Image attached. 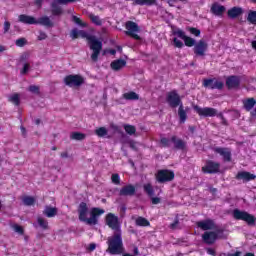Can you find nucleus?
Listing matches in <instances>:
<instances>
[{"instance_id": "4c0bfd02", "label": "nucleus", "mask_w": 256, "mask_h": 256, "mask_svg": "<svg viewBox=\"0 0 256 256\" xmlns=\"http://www.w3.org/2000/svg\"><path fill=\"white\" fill-rule=\"evenodd\" d=\"M143 189L149 197H153V195H155V190H153V186L151 184H144Z\"/></svg>"}, {"instance_id": "39448f33", "label": "nucleus", "mask_w": 256, "mask_h": 256, "mask_svg": "<svg viewBox=\"0 0 256 256\" xmlns=\"http://www.w3.org/2000/svg\"><path fill=\"white\" fill-rule=\"evenodd\" d=\"M166 101L172 109H177L181 107L183 102L181 101V96L177 93V90L170 91L166 94Z\"/></svg>"}, {"instance_id": "a19ab883", "label": "nucleus", "mask_w": 256, "mask_h": 256, "mask_svg": "<svg viewBox=\"0 0 256 256\" xmlns=\"http://www.w3.org/2000/svg\"><path fill=\"white\" fill-rule=\"evenodd\" d=\"M38 225L43 229H49V222L42 217L37 219Z\"/></svg>"}, {"instance_id": "423d86ee", "label": "nucleus", "mask_w": 256, "mask_h": 256, "mask_svg": "<svg viewBox=\"0 0 256 256\" xmlns=\"http://www.w3.org/2000/svg\"><path fill=\"white\" fill-rule=\"evenodd\" d=\"M106 225L109 226L114 233H121V224L119 223V217L113 213L106 215Z\"/></svg>"}, {"instance_id": "5701e85b", "label": "nucleus", "mask_w": 256, "mask_h": 256, "mask_svg": "<svg viewBox=\"0 0 256 256\" xmlns=\"http://www.w3.org/2000/svg\"><path fill=\"white\" fill-rule=\"evenodd\" d=\"M171 141L174 144V148L178 149L179 151H184V149L187 147V143L181 140V138H177V136H172Z\"/></svg>"}, {"instance_id": "f704fd0d", "label": "nucleus", "mask_w": 256, "mask_h": 256, "mask_svg": "<svg viewBox=\"0 0 256 256\" xmlns=\"http://www.w3.org/2000/svg\"><path fill=\"white\" fill-rule=\"evenodd\" d=\"M135 5H148L151 7V5H157V0H135Z\"/></svg>"}, {"instance_id": "58836bf2", "label": "nucleus", "mask_w": 256, "mask_h": 256, "mask_svg": "<svg viewBox=\"0 0 256 256\" xmlns=\"http://www.w3.org/2000/svg\"><path fill=\"white\" fill-rule=\"evenodd\" d=\"M24 205L31 207V205H35V198L31 197V196H25L22 199Z\"/></svg>"}, {"instance_id": "6ab92c4d", "label": "nucleus", "mask_w": 256, "mask_h": 256, "mask_svg": "<svg viewBox=\"0 0 256 256\" xmlns=\"http://www.w3.org/2000/svg\"><path fill=\"white\" fill-rule=\"evenodd\" d=\"M236 179H238L239 181H243L244 183H247L249 181H253L256 179L255 174H251L250 172H238V174L236 175Z\"/></svg>"}, {"instance_id": "dca6fc26", "label": "nucleus", "mask_w": 256, "mask_h": 256, "mask_svg": "<svg viewBox=\"0 0 256 256\" xmlns=\"http://www.w3.org/2000/svg\"><path fill=\"white\" fill-rule=\"evenodd\" d=\"M239 85H241V78L239 76L232 75L226 79V87L228 89H237Z\"/></svg>"}, {"instance_id": "69168bd1", "label": "nucleus", "mask_w": 256, "mask_h": 256, "mask_svg": "<svg viewBox=\"0 0 256 256\" xmlns=\"http://www.w3.org/2000/svg\"><path fill=\"white\" fill-rule=\"evenodd\" d=\"M110 127H111V129L113 130V131H116V133H119V126H117V125H115V124H111L110 125Z\"/></svg>"}, {"instance_id": "bf43d9fd", "label": "nucleus", "mask_w": 256, "mask_h": 256, "mask_svg": "<svg viewBox=\"0 0 256 256\" xmlns=\"http://www.w3.org/2000/svg\"><path fill=\"white\" fill-rule=\"evenodd\" d=\"M29 57H31V55L29 54V52H25L20 56V61H27L29 59Z\"/></svg>"}, {"instance_id": "4d7b16f0", "label": "nucleus", "mask_w": 256, "mask_h": 256, "mask_svg": "<svg viewBox=\"0 0 256 256\" xmlns=\"http://www.w3.org/2000/svg\"><path fill=\"white\" fill-rule=\"evenodd\" d=\"M174 46L177 47L178 49H181L183 47V42L177 38H174L173 40Z\"/></svg>"}, {"instance_id": "a878e982", "label": "nucleus", "mask_w": 256, "mask_h": 256, "mask_svg": "<svg viewBox=\"0 0 256 256\" xmlns=\"http://www.w3.org/2000/svg\"><path fill=\"white\" fill-rule=\"evenodd\" d=\"M125 65H127V61L123 59H118V60L112 61L110 64V67L111 69H113V71H121V69H123Z\"/></svg>"}, {"instance_id": "5fc2aeb1", "label": "nucleus", "mask_w": 256, "mask_h": 256, "mask_svg": "<svg viewBox=\"0 0 256 256\" xmlns=\"http://www.w3.org/2000/svg\"><path fill=\"white\" fill-rule=\"evenodd\" d=\"M59 5H69V3H77V1L81 0H57Z\"/></svg>"}, {"instance_id": "0eeeda50", "label": "nucleus", "mask_w": 256, "mask_h": 256, "mask_svg": "<svg viewBox=\"0 0 256 256\" xmlns=\"http://www.w3.org/2000/svg\"><path fill=\"white\" fill-rule=\"evenodd\" d=\"M126 29L125 35H128L129 37H132L133 39H136V41H140L141 37L137 34L139 33V25L133 21L126 22Z\"/></svg>"}, {"instance_id": "603ef678", "label": "nucleus", "mask_w": 256, "mask_h": 256, "mask_svg": "<svg viewBox=\"0 0 256 256\" xmlns=\"http://www.w3.org/2000/svg\"><path fill=\"white\" fill-rule=\"evenodd\" d=\"M70 37L72 39H78L79 38V30L77 28H74L70 32Z\"/></svg>"}, {"instance_id": "37998d69", "label": "nucleus", "mask_w": 256, "mask_h": 256, "mask_svg": "<svg viewBox=\"0 0 256 256\" xmlns=\"http://www.w3.org/2000/svg\"><path fill=\"white\" fill-rule=\"evenodd\" d=\"M186 47H194L195 44V39L191 38V37H188L186 36L184 39H183Z\"/></svg>"}, {"instance_id": "052dcab7", "label": "nucleus", "mask_w": 256, "mask_h": 256, "mask_svg": "<svg viewBox=\"0 0 256 256\" xmlns=\"http://www.w3.org/2000/svg\"><path fill=\"white\" fill-rule=\"evenodd\" d=\"M170 229H173V230L179 229V220L178 219H176L174 221V223L170 224Z\"/></svg>"}, {"instance_id": "7ed1b4c3", "label": "nucleus", "mask_w": 256, "mask_h": 256, "mask_svg": "<svg viewBox=\"0 0 256 256\" xmlns=\"http://www.w3.org/2000/svg\"><path fill=\"white\" fill-rule=\"evenodd\" d=\"M107 245L106 251L110 255H122V253H125L122 232H114L112 236L108 237Z\"/></svg>"}, {"instance_id": "412c9836", "label": "nucleus", "mask_w": 256, "mask_h": 256, "mask_svg": "<svg viewBox=\"0 0 256 256\" xmlns=\"http://www.w3.org/2000/svg\"><path fill=\"white\" fill-rule=\"evenodd\" d=\"M243 13V8L235 6L228 10L227 15L230 19H237V17H241Z\"/></svg>"}, {"instance_id": "3c124183", "label": "nucleus", "mask_w": 256, "mask_h": 256, "mask_svg": "<svg viewBox=\"0 0 256 256\" xmlns=\"http://www.w3.org/2000/svg\"><path fill=\"white\" fill-rule=\"evenodd\" d=\"M12 229H14L15 233H19V235H23V233H24L23 227H21L18 224H14L12 226Z\"/></svg>"}, {"instance_id": "aec40b11", "label": "nucleus", "mask_w": 256, "mask_h": 256, "mask_svg": "<svg viewBox=\"0 0 256 256\" xmlns=\"http://www.w3.org/2000/svg\"><path fill=\"white\" fill-rule=\"evenodd\" d=\"M18 21L24 23L25 25H37V19L33 16L26 14H21L18 16Z\"/></svg>"}, {"instance_id": "b1692460", "label": "nucleus", "mask_w": 256, "mask_h": 256, "mask_svg": "<svg viewBox=\"0 0 256 256\" xmlns=\"http://www.w3.org/2000/svg\"><path fill=\"white\" fill-rule=\"evenodd\" d=\"M51 13H52V15H54V17H59L63 13V8L61 6H59L58 0H54L51 3Z\"/></svg>"}, {"instance_id": "4be33fe9", "label": "nucleus", "mask_w": 256, "mask_h": 256, "mask_svg": "<svg viewBox=\"0 0 256 256\" xmlns=\"http://www.w3.org/2000/svg\"><path fill=\"white\" fill-rule=\"evenodd\" d=\"M210 11H211V13H213V15H216V17H221V15H223V13H225V11H227V8H225V6L220 5L218 3H214L211 6Z\"/></svg>"}, {"instance_id": "8fccbe9b", "label": "nucleus", "mask_w": 256, "mask_h": 256, "mask_svg": "<svg viewBox=\"0 0 256 256\" xmlns=\"http://www.w3.org/2000/svg\"><path fill=\"white\" fill-rule=\"evenodd\" d=\"M28 91H30V93H34L35 95H39V86L30 85L28 87Z\"/></svg>"}, {"instance_id": "ea45409f", "label": "nucleus", "mask_w": 256, "mask_h": 256, "mask_svg": "<svg viewBox=\"0 0 256 256\" xmlns=\"http://www.w3.org/2000/svg\"><path fill=\"white\" fill-rule=\"evenodd\" d=\"M247 21L252 25H256V11H250L248 13Z\"/></svg>"}, {"instance_id": "6e6d98bb", "label": "nucleus", "mask_w": 256, "mask_h": 256, "mask_svg": "<svg viewBox=\"0 0 256 256\" xmlns=\"http://www.w3.org/2000/svg\"><path fill=\"white\" fill-rule=\"evenodd\" d=\"M174 35H177L178 37H180V39H185L187 36L185 35V32H183L182 30H177L174 32Z\"/></svg>"}, {"instance_id": "f257e3e1", "label": "nucleus", "mask_w": 256, "mask_h": 256, "mask_svg": "<svg viewBox=\"0 0 256 256\" xmlns=\"http://www.w3.org/2000/svg\"><path fill=\"white\" fill-rule=\"evenodd\" d=\"M104 213V209L92 208L90 211V217L88 218L87 215H89V207L87 206V203L81 202L78 207L79 221H82V223H85L86 225H97V223H99L98 218Z\"/></svg>"}, {"instance_id": "2f4dec72", "label": "nucleus", "mask_w": 256, "mask_h": 256, "mask_svg": "<svg viewBox=\"0 0 256 256\" xmlns=\"http://www.w3.org/2000/svg\"><path fill=\"white\" fill-rule=\"evenodd\" d=\"M124 99H126L127 101H138L139 99V94L131 91L128 93H124L123 94Z\"/></svg>"}, {"instance_id": "7c9ffc66", "label": "nucleus", "mask_w": 256, "mask_h": 256, "mask_svg": "<svg viewBox=\"0 0 256 256\" xmlns=\"http://www.w3.org/2000/svg\"><path fill=\"white\" fill-rule=\"evenodd\" d=\"M123 128L127 135L133 136L137 133V128L131 124H124Z\"/></svg>"}, {"instance_id": "13d9d810", "label": "nucleus", "mask_w": 256, "mask_h": 256, "mask_svg": "<svg viewBox=\"0 0 256 256\" xmlns=\"http://www.w3.org/2000/svg\"><path fill=\"white\" fill-rule=\"evenodd\" d=\"M47 39V33L40 31L38 35V41H45Z\"/></svg>"}, {"instance_id": "864d4df0", "label": "nucleus", "mask_w": 256, "mask_h": 256, "mask_svg": "<svg viewBox=\"0 0 256 256\" xmlns=\"http://www.w3.org/2000/svg\"><path fill=\"white\" fill-rule=\"evenodd\" d=\"M30 65L29 63H25L22 70L20 71L21 75H27V73H29V69H30Z\"/></svg>"}, {"instance_id": "c85d7f7f", "label": "nucleus", "mask_w": 256, "mask_h": 256, "mask_svg": "<svg viewBox=\"0 0 256 256\" xmlns=\"http://www.w3.org/2000/svg\"><path fill=\"white\" fill-rule=\"evenodd\" d=\"M89 19L94 25H97L98 27H101L103 25V20L101 18L93 13L88 14Z\"/></svg>"}, {"instance_id": "f3484780", "label": "nucleus", "mask_w": 256, "mask_h": 256, "mask_svg": "<svg viewBox=\"0 0 256 256\" xmlns=\"http://www.w3.org/2000/svg\"><path fill=\"white\" fill-rule=\"evenodd\" d=\"M202 240L206 245H213L217 241V232L206 231L202 235Z\"/></svg>"}, {"instance_id": "c756f323", "label": "nucleus", "mask_w": 256, "mask_h": 256, "mask_svg": "<svg viewBox=\"0 0 256 256\" xmlns=\"http://www.w3.org/2000/svg\"><path fill=\"white\" fill-rule=\"evenodd\" d=\"M178 115L180 123H185V121H187V111H185V108H183V104L179 106Z\"/></svg>"}, {"instance_id": "0e129e2a", "label": "nucleus", "mask_w": 256, "mask_h": 256, "mask_svg": "<svg viewBox=\"0 0 256 256\" xmlns=\"http://www.w3.org/2000/svg\"><path fill=\"white\" fill-rule=\"evenodd\" d=\"M206 251H207L208 255H212V256L217 255V253L215 252V249H213V248H207Z\"/></svg>"}, {"instance_id": "f8f14e48", "label": "nucleus", "mask_w": 256, "mask_h": 256, "mask_svg": "<svg viewBox=\"0 0 256 256\" xmlns=\"http://www.w3.org/2000/svg\"><path fill=\"white\" fill-rule=\"evenodd\" d=\"M194 111L200 116V117H215L217 115V109L211 108V107H205L201 108L197 105L193 106Z\"/></svg>"}, {"instance_id": "338daca9", "label": "nucleus", "mask_w": 256, "mask_h": 256, "mask_svg": "<svg viewBox=\"0 0 256 256\" xmlns=\"http://www.w3.org/2000/svg\"><path fill=\"white\" fill-rule=\"evenodd\" d=\"M35 5L41 9V7H43V0H35Z\"/></svg>"}, {"instance_id": "1a4fd4ad", "label": "nucleus", "mask_w": 256, "mask_h": 256, "mask_svg": "<svg viewBox=\"0 0 256 256\" xmlns=\"http://www.w3.org/2000/svg\"><path fill=\"white\" fill-rule=\"evenodd\" d=\"M175 179V173L170 170H159L156 174V181L158 183H168Z\"/></svg>"}, {"instance_id": "c9c22d12", "label": "nucleus", "mask_w": 256, "mask_h": 256, "mask_svg": "<svg viewBox=\"0 0 256 256\" xmlns=\"http://www.w3.org/2000/svg\"><path fill=\"white\" fill-rule=\"evenodd\" d=\"M135 223L138 227H149L150 225L149 220L143 217H138Z\"/></svg>"}, {"instance_id": "20e7f679", "label": "nucleus", "mask_w": 256, "mask_h": 256, "mask_svg": "<svg viewBox=\"0 0 256 256\" xmlns=\"http://www.w3.org/2000/svg\"><path fill=\"white\" fill-rule=\"evenodd\" d=\"M232 217L236 219V221H245V223H247V225L250 227H255L256 218L247 211L234 209L232 211Z\"/></svg>"}, {"instance_id": "393cba45", "label": "nucleus", "mask_w": 256, "mask_h": 256, "mask_svg": "<svg viewBox=\"0 0 256 256\" xmlns=\"http://www.w3.org/2000/svg\"><path fill=\"white\" fill-rule=\"evenodd\" d=\"M57 213H59L57 207L45 206L43 210V215H45V217H48L49 219L55 217Z\"/></svg>"}, {"instance_id": "c03bdc74", "label": "nucleus", "mask_w": 256, "mask_h": 256, "mask_svg": "<svg viewBox=\"0 0 256 256\" xmlns=\"http://www.w3.org/2000/svg\"><path fill=\"white\" fill-rule=\"evenodd\" d=\"M171 139H168V138H165V137H162L160 139V145L161 147H171Z\"/></svg>"}, {"instance_id": "774afa93", "label": "nucleus", "mask_w": 256, "mask_h": 256, "mask_svg": "<svg viewBox=\"0 0 256 256\" xmlns=\"http://www.w3.org/2000/svg\"><path fill=\"white\" fill-rule=\"evenodd\" d=\"M20 130H21V133H22L23 137H27V129H25L24 126H21Z\"/></svg>"}, {"instance_id": "473e14b6", "label": "nucleus", "mask_w": 256, "mask_h": 256, "mask_svg": "<svg viewBox=\"0 0 256 256\" xmlns=\"http://www.w3.org/2000/svg\"><path fill=\"white\" fill-rule=\"evenodd\" d=\"M87 137V135L81 133V132H72L70 135V139L74 141H84V139Z\"/></svg>"}, {"instance_id": "49530a36", "label": "nucleus", "mask_w": 256, "mask_h": 256, "mask_svg": "<svg viewBox=\"0 0 256 256\" xmlns=\"http://www.w3.org/2000/svg\"><path fill=\"white\" fill-rule=\"evenodd\" d=\"M72 21L76 23V25H79L80 27H87V24L83 23V21H81V18L77 16H72Z\"/></svg>"}, {"instance_id": "de8ad7c7", "label": "nucleus", "mask_w": 256, "mask_h": 256, "mask_svg": "<svg viewBox=\"0 0 256 256\" xmlns=\"http://www.w3.org/2000/svg\"><path fill=\"white\" fill-rule=\"evenodd\" d=\"M15 45L17 47H25V45H27V39L19 38V39L16 40Z\"/></svg>"}, {"instance_id": "6e6552de", "label": "nucleus", "mask_w": 256, "mask_h": 256, "mask_svg": "<svg viewBox=\"0 0 256 256\" xmlns=\"http://www.w3.org/2000/svg\"><path fill=\"white\" fill-rule=\"evenodd\" d=\"M64 83L67 87H81L85 83V79L81 75H68L64 78Z\"/></svg>"}, {"instance_id": "cd10ccee", "label": "nucleus", "mask_w": 256, "mask_h": 256, "mask_svg": "<svg viewBox=\"0 0 256 256\" xmlns=\"http://www.w3.org/2000/svg\"><path fill=\"white\" fill-rule=\"evenodd\" d=\"M243 105H244V109H246L247 111H251V109H253V107H255L256 105L255 98H248L244 100Z\"/></svg>"}, {"instance_id": "9d476101", "label": "nucleus", "mask_w": 256, "mask_h": 256, "mask_svg": "<svg viewBox=\"0 0 256 256\" xmlns=\"http://www.w3.org/2000/svg\"><path fill=\"white\" fill-rule=\"evenodd\" d=\"M202 85L206 89H218L221 91L225 84L223 81H219L217 78H208L203 80Z\"/></svg>"}, {"instance_id": "bb28decb", "label": "nucleus", "mask_w": 256, "mask_h": 256, "mask_svg": "<svg viewBox=\"0 0 256 256\" xmlns=\"http://www.w3.org/2000/svg\"><path fill=\"white\" fill-rule=\"evenodd\" d=\"M36 25H42L43 27H53L54 24L49 16H43L36 20Z\"/></svg>"}, {"instance_id": "09e8293b", "label": "nucleus", "mask_w": 256, "mask_h": 256, "mask_svg": "<svg viewBox=\"0 0 256 256\" xmlns=\"http://www.w3.org/2000/svg\"><path fill=\"white\" fill-rule=\"evenodd\" d=\"M111 180L114 185H119L121 183V178L119 177V174H112Z\"/></svg>"}, {"instance_id": "a211bd4d", "label": "nucleus", "mask_w": 256, "mask_h": 256, "mask_svg": "<svg viewBox=\"0 0 256 256\" xmlns=\"http://www.w3.org/2000/svg\"><path fill=\"white\" fill-rule=\"evenodd\" d=\"M135 191V186L128 184L120 189L119 195L120 197H133V195H135Z\"/></svg>"}, {"instance_id": "f03ea898", "label": "nucleus", "mask_w": 256, "mask_h": 256, "mask_svg": "<svg viewBox=\"0 0 256 256\" xmlns=\"http://www.w3.org/2000/svg\"><path fill=\"white\" fill-rule=\"evenodd\" d=\"M79 37L87 39L90 50L92 51L91 59L94 63H97V61H99V55H101V51L103 50V42L83 30H79Z\"/></svg>"}, {"instance_id": "4468645a", "label": "nucleus", "mask_w": 256, "mask_h": 256, "mask_svg": "<svg viewBox=\"0 0 256 256\" xmlns=\"http://www.w3.org/2000/svg\"><path fill=\"white\" fill-rule=\"evenodd\" d=\"M214 152L218 153V155H221L223 157V160L227 163L231 162V149L229 148H223V147H216L214 148Z\"/></svg>"}, {"instance_id": "2eb2a0df", "label": "nucleus", "mask_w": 256, "mask_h": 256, "mask_svg": "<svg viewBox=\"0 0 256 256\" xmlns=\"http://www.w3.org/2000/svg\"><path fill=\"white\" fill-rule=\"evenodd\" d=\"M208 45L205 40H200L194 46V53L195 55H199V57H204L205 52L207 51Z\"/></svg>"}, {"instance_id": "9b49d317", "label": "nucleus", "mask_w": 256, "mask_h": 256, "mask_svg": "<svg viewBox=\"0 0 256 256\" xmlns=\"http://www.w3.org/2000/svg\"><path fill=\"white\" fill-rule=\"evenodd\" d=\"M220 169L221 164L212 160L206 161V164L202 167L203 173H209L210 175L219 173Z\"/></svg>"}, {"instance_id": "79ce46f5", "label": "nucleus", "mask_w": 256, "mask_h": 256, "mask_svg": "<svg viewBox=\"0 0 256 256\" xmlns=\"http://www.w3.org/2000/svg\"><path fill=\"white\" fill-rule=\"evenodd\" d=\"M95 133L98 137H105V136H107L108 131H107V128L100 127L95 130Z\"/></svg>"}, {"instance_id": "72a5a7b5", "label": "nucleus", "mask_w": 256, "mask_h": 256, "mask_svg": "<svg viewBox=\"0 0 256 256\" xmlns=\"http://www.w3.org/2000/svg\"><path fill=\"white\" fill-rule=\"evenodd\" d=\"M8 101L10 103H13V105H16L17 107L21 104V99L18 93H14L11 96H9Z\"/></svg>"}, {"instance_id": "a18cd8bd", "label": "nucleus", "mask_w": 256, "mask_h": 256, "mask_svg": "<svg viewBox=\"0 0 256 256\" xmlns=\"http://www.w3.org/2000/svg\"><path fill=\"white\" fill-rule=\"evenodd\" d=\"M187 31H189V33H191V35H194L195 37H199L201 35V30L194 27H188Z\"/></svg>"}, {"instance_id": "e433bc0d", "label": "nucleus", "mask_w": 256, "mask_h": 256, "mask_svg": "<svg viewBox=\"0 0 256 256\" xmlns=\"http://www.w3.org/2000/svg\"><path fill=\"white\" fill-rule=\"evenodd\" d=\"M121 143H128V145L131 149L136 148L135 141L130 140L129 138H127V135H125V134H122Z\"/></svg>"}, {"instance_id": "e2e57ef3", "label": "nucleus", "mask_w": 256, "mask_h": 256, "mask_svg": "<svg viewBox=\"0 0 256 256\" xmlns=\"http://www.w3.org/2000/svg\"><path fill=\"white\" fill-rule=\"evenodd\" d=\"M151 201H152V205H159V203H161V198H159V197H152Z\"/></svg>"}, {"instance_id": "680f3d73", "label": "nucleus", "mask_w": 256, "mask_h": 256, "mask_svg": "<svg viewBox=\"0 0 256 256\" xmlns=\"http://www.w3.org/2000/svg\"><path fill=\"white\" fill-rule=\"evenodd\" d=\"M11 29V23L9 21L4 22V33H8Z\"/></svg>"}, {"instance_id": "ddd939ff", "label": "nucleus", "mask_w": 256, "mask_h": 256, "mask_svg": "<svg viewBox=\"0 0 256 256\" xmlns=\"http://www.w3.org/2000/svg\"><path fill=\"white\" fill-rule=\"evenodd\" d=\"M196 225L197 227H199V229H202V231H213L217 229V225L215 224V221H213L212 219L198 221Z\"/></svg>"}]
</instances>
